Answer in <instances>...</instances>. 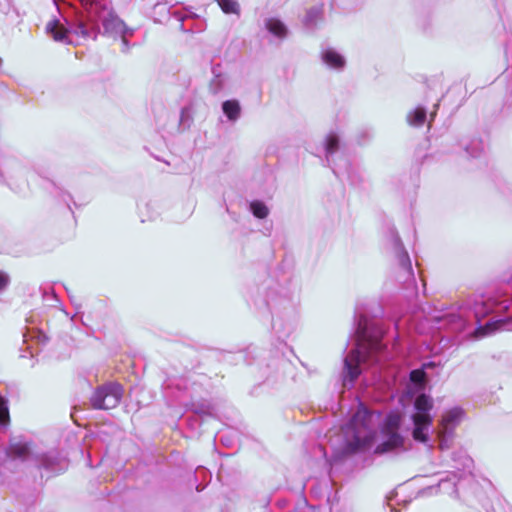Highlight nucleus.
<instances>
[{"instance_id": "nucleus-1", "label": "nucleus", "mask_w": 512, "mask_h": 512, "mask_svg": "<svg viewBox=\"0 0 512 512\" xmlns=\"http://www.w3.org/2000/svg\"><path fill=\"white\" fill-rule=\"evenodd\" d=\"M406 391L401 401L405 399L413 403V412L410 416L412 423V436L414 440L428 444L433 447L430 442L431 433L436 434L438 448L442 451L449 449L454 441L455 429L463 421L465 411L460 406H455L445 411L438 422L436 429L432 428L434 416L432 415L433 399L424 391L418 388L426 386H405Z\"/></svg>"}, {"instance_id": "nucleus-2", "label": "nucleus", "mask_w": 512, "mask_h": 512, "mask_svg": "<svg viewBox=\"0 0 512 512\" xmlns=\"http://www.w3.org/2000/svg\"><path fill=\"white\" fill-rule=\"evenodd\" d=\"M344 446L335 459L350 456L369 449L376 436V428L372 412L360 404L356 413L342 428Z\"/></svg>"}, {"instance_id": "nucleus-3", "label": "nucleus", "mask_w": 512, "mask_h": 512, "mask_svg": "<svg viewBox=\"0 0 512 512\" xmlns=\"http://www.w3.org/2000/svg\"><path fill=\"white\" fill-rule=\"evenodd\" d=\"M381 349L380 336L370 332L366 323L360 320L356 332V347L344 360V381H355L361 374L360 365L372 359Z\"/></svg>"}, {"instance_id": "nucleus-4", "label": "nucleus", "mask_w": 512, "mask_h": 512, "mask_svg": "<svg viewBox=\"0 0 512 512\" xmlns=\"http://www.w3.org/2000/svg\"><path fill=\"white\" fill-rule=\"evenodd\" d=\"M401 417L397 413H389L381 428L382 441L375 448L376 454H384L399 449L404 444V438L399 433Z\"/></svg>"}, {"instance_id": "nucleus-5", "label": "nucleus", "mask_w": 512, "mask_h": 512, "mask_svg": "<svg viewBox=\"0 0 512 512\" xmlns=\"http://www.w3.org/2000/svg\"><path fill=\"white\" fill-rule=\"evenodd\" d=\"M123 386H96L90 403L94 409H111L116 407L123 395Z\"/></svg>"}, {"instance_id": "nucleus-6", "label": "nucleus", "mask_w": 512, "mask_h": 512, "mask_svg": "<svg viewBox=\"0 0 512 512\" xmlns=\"http://www.w3.org/2000/svg\"><path fill=\"white\" fill-rule=\"evenodd\" d=\"M34 461L36 466L44 470L48 476L63 473L68 468L67 457L56 449L34 455Z\"/></svg>"}, {"instance_id": "nucleus-7", "label": "nucleus", "mask_w": 512, "mask_h": 512, "mask_svg": "<svg viewBox=\"0 0 512 512\" xmlns=\"http://www.w3.org/2000/svg\"><path fill=\"white\" fill-rule=\"evenodd\" d=\"M452 467L457 470L458 475L462 477L472 476V468L474 465L473 459L466 453V451L459 449L452 453Z\"/></svg>"}, {"instance_id": "nucleus-8", "label": "nucleus", "mask_w": 512, "mask_h": 512, "mask_svg": "<svg viewBox=\"0 0 512 512\" xmlns=\"http://www.w3.org/2000/svg\"><path fill=\"white\" fill-rule=\"evenodd\" d=\"M465 479L462 475H458L456 471L448 472L444 478H441L438 482L439 490L442 493H446L451 497H458V484Z\"/></svg>"}, {"instance_id": "nucleus-9", "label": "nucleus", "mask_w": 512, "mask_h": 512, "mask_svg": "<svg viewBox=\"0 0 512 512\" xmlns=\"http://www.w3.org/2000/svg\"><path fill=\"white\" fill-rule=\"evenodd\" d=\"M102 25L106 33L113 35L123 34L126 29L124 21L113 11L102 19Z\"/></svg>"}, {"instance_id": "nucleus-10", "label": "nucleus", "mask_w": 512, "mask_h": 512, "mask_svg": "<svg viewBox=\"0 0 512 512\" xmlns=\"http://www.w3.org/2000/svg\"><path fill=\"white\" fill-rule=\"evenodd\" d=\"M46 31L55 41H65L68 37V30L56 19L49 21L46 25Z\"/></svg>"}, {"instance_id": "nucleus-11", "label": "nucleus", "mask_w": 512, "mask_h": 512, "mask_svg": "<svg viewBox=\"0 0 512 512\" xmlns=\"http://www.w3.org/2000/svg\"><path fill=\"white\" fill-rule=\"evenodd\" d=\"M30 447L27 443L11 444L8 450V456L12 459L27 460L30 456Z\"/></svg>"}, {"instance_id": "nucleus-12", "label": "nucleus", "mask_w": 512, "mask_h": 512, "mask_svg": "<svg viewBox=\"0 0 512 512\" xmlns=\"http://www.w3.org/2000/svg\"><path fill=\"white\" fill-rule=\"evenodd\" d=\"M323 61L333 68H341L345 61L343 57L334 50H327L323 53Z\"/></svg>"}, {"instance_id": "nucleus-13", "label": "nucleus", "mask_w": 512, "mask_h": 512, "mask_svg": "<svg viewBox=\"0 0 512 512\" xmlns=\"http://www.w3.org/2000/svg\"><path fill=\"white\" fill-rule=\"evenodd\" d=\"M222 109L224 114L228 117L230 120H236L238 119L240 115V105L237 100H227L223 103Z\"/></svg>"}, {"instance_id": "nucleus-14", "label": "nucleus", "mask_w": 512, "mask_h": 512, "mask_svg": "<svg viewBox=\"0 0 512 512\" xmlns=\"http://www.w3.org/2000/svg\"><path fill=\"white\" fill-rule=\"evenodd\" d=\"M266 27L273 35L283 38L286 36L287 29L285 25L278 19L270 18L266 21Z\"/></svg>"}, {"instance_id": "nucleus-15", "label": "nucleus", "mask_w": 512, "mask_h": 512, "mask_svg": "<svg viewBox=\"0 0 512 512\" xmlns=\"http://www.w3.org/2000/svg\"><path fill=\"white\" fill-rule=\"evenodd\" d=\"M10 423L8 401L0 394V427L6 428Z\"/></svg>"}, {"instance_id": "nucleus-16", "label": "nucleus", "mask_w": 512, "mask_h": 512, "mask_svg": "<svg viewBox=\"0 0 512 512\" xmlns=\"http://www.w3.org/2000/svg\"><path fill=\"white\" fill-rule=\"evenodd\" d=\"M426 120V111L423 108H416L408 115V121L413 126H421Z\"/></svg>"}, {"instance_id": "nucleus-17", "label": "nucleus", "mask_w": 512, "mask_h": 512, "mask_svg": "<svg viewBox=\"0 0 512 512\" xmlns=\"http://www.w3.org/2000/svg\"><path fill=\"white\" fill-rule=\"evenodd\" d=\"M253 215L259 219H264L268 216L269 210L267 206L261 201H253L250 204Z\"/></svg>"}, {"instance_id": "nucleus-18", "label": "nucleus", "mask_w": 512, "mask_h": 512, "mask_svg": "<svg viewBox=\"0 0 512 512\" xmlns=\"http://www.w3.org/2000/svg\"><path fill=\"white\" fill-rule=\"evenodd\" d=\"M218 4L226 14L239 13V4L235 0H218Z\"/></svg>"}, {"instance_id": "nucleus-19", "label": "nucleus", "mask_w": 512, "mask_h": 512, "mask_svg": "<svg viewBox=\"0 0 512 512\" xmlns=\"http://www.w3.org/2000/svg\"><path fill=\"white\" fill-rule=\"evenodd\" d=\"M425 376L426 374L423 369L412 370L409 374L412 384H423L425 381Z\"/></svg>"}, {"instance_id": "nucleus-20", "label": "nucleus", "mask_w": 512, "mask_h": 512, "mask_svg": "<svg viewBox=\"0 0 512 512\" xmlns=\"http://www.w3.org/2000/svg\"><path fill=\"white\" fill-rule=\"evenodd\" d=\"M338 138L335 135H329L326 139V151L329 154L334 153L338 149Z\"/></svg>"}, {"instance_id": "nucleus-21", "label": "nucleus", "mask_w": 512, "mask_h": 512, "mask_svg": "<svg viewBox=\"0 0 512 512\" xmlns=\"http://www.w3.org/2000/svg\"><path fill=\"white\" fill-rule=\"evenodd\" d=\"M7 283L8 277L4 273L0 272V290L4 289Z\"/></svg>"}, {"instance_id": "nucleus-22", "label": "nucleus", "mask_w": 512, "mask_h": 512, "mask_svg": "<svg viewBox=\"0 0 512 512\" xmlns=\"http://www.w3.org/2000/svg\"><path fill=\"white\" fill-rule=\"evenodd\" d=\"M490 324H486L485 327H480L477 329V333H480L481 335L486 334V330L490 328Z\"/></svg>"}, {"instance_id": "nucleus-23", "label": "nucleus", "mask_w": 512, "mask_h": 512, "mask_svg": "<svg viewBox=\"0 0 512 512\" xmlns=\"http://www.w3.org/2000/svg\"><path fill=\"white\" fill-rule=\"evenodd\" d=\"M220 440H221V442H222V443H224V444H226V445H229V444H230V443H229V439H226V440H225L223 435H221V436H220Z\"/></svg>"}]
</instances>
